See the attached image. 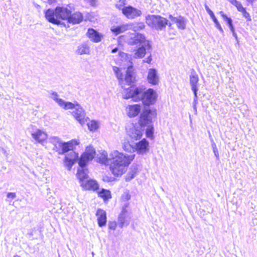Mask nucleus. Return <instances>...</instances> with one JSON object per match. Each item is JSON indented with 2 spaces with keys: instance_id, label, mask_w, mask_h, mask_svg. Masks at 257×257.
Wrapping results in <instances>:
<instances>
[{
  "instance_id": "nucleus-1",
  "label": "nucleus",
  "mask_w": 257,
  "mask_h": 257,
  "mask_svg": "<svg viewBox=\"0 0 257 257\" xmlns=\"http://www.w3.org/2000/svg\"><path fill=\"white\" fill-rule=\"evenodd\" d=\"M135 158V155H125L117 151L112 152L109 157L107 153L103 151L96 157L99 163L110 166V169L114 176L118 177L124 173L127 166Z\"/></svg>"
},
{
  "instance_id": "nucleus-2",
  "label": "nucleus",
  "mask_w": 257,
  "mask_h": 257,
  "mask_svg": "<svg viewBox=\"0 0 257 257\" xmlns=\"http://www.w3.org/2000/svg\"><path fill=\"white\" fill-rule=\"evenodd\" d=\"M50 142L54 146L53 150L59 155L67 154L64 158V164L69 170H70L74 164L78 161L79 162L78 154L74 151L75 146L79 144L76 140H72L67 142H63L57 137H53L50 139Z\"/></svg>"
},
{
  "instance_id": "nucleus-3",
  "label": "nucleus",
  "mask_w": 257,
  "mask_h": 257,
  "mask_svg": "<svg viewBox=\"0 0 257 257\" xmlns=\"http://www.w3.org/2000/svg\"><path fill=\"white\" fill-rule=\"evenodd\" d=\"M157 112L155 109L145 108L140 115L139 124L134 125L131 124L126 127L127 135L134 140H138L141 138L144 127L147 124L150 123L153 118L156 117Z\"/></svg>"
},
{
  "instance_id": "nucleus-4",
  "label": "nucleus",
  "mask_w": 257,
  "mask_h": 257,
  "mask_svg": "<svg viewBox=\"0 0 257 257\" xmlns=\"http://www.w3.org/2000/svg\"><path fill=\"white\" fill-rule=\"evenodd\" d=\"M95 153V150L92 147H87L80 157L78 162L79 168L78 169L77 175L81 183L84 182L88 177L86 167L88 162L94 158Z\"/></svg>"
},
{
  "instance_id": "nucleus-5",
  "label": "nucleus",
  "mask_w": 257,
  "mask_h": 257,
  "mask_svg": "<svg viewBox=\"0 0 257 257\" xmlns=\"http://www.w3.org/2000/svg\"><path fill=\"white\" fill-rule=\"evenodd\" d=\"M71 11L68 8L57 7L54 10L49 9L45 12L46 19L50 23L60 25L61 20L68 21Z\"/></svg>"
},
{
  "instance_id": "nucleus-6",
  "label": "nucleus",
  "mask_w": 257,
  "mask_h": 257,
  "mask_svg": "<svg viewBox=\"0 0 257 257\" xmlns=\"http://www.w3.org/2000/svg\"><path fill=\"white\" fill-rule=\"evenodd\" d=\"M146 23L150 27L158 31L163 30L168 25L170 27L171 26V23H168L167 19L160 15H147L146 17Z\"/></svg>"
},
{
  "instance_id": "nucleus-7",
  "label": "nucleus",
  "mask_w": 257,
  "mask_h": 257,
  "mask_svg": "<svg viewBox=\"0 0 257 257\" xmlns=\"http://www.w3.org/2000/svg\"><path fill=\"white\" fill-rule=\"evenodd\" d=\"M146 89L143 85L138 87L131 86L126 89L123 98L126 99L132 98L135 101H141Z\"/></svg>"
},
{
  "instance_id": "nucleus-8",
  "label": "nucleus",
  "mask_w": 257,
  "mask_h": 257,
  "mask_svg": "<svg viewBox=\"0 0 257 257\" xmlns=\"http://www.w3.org/2000/svg\"><path fill=\"white\" fill-rule=\"evenodd\" d=\"M128 44L131 45H135L137 47L146 45L148 50L152 49L151 42L146 40L144 34L139 33L132 34L128 39Z\"/></svg>"
},
{
  "instance_id": "nucleus-9",
  "label": "nucleus",
  "mask_w": 257,
  "mask_h": 257,
  "mask_svg": "<svg viewBox=\"0 0 257 257\" xmlns=\"http://www.w3.org/2000/svg\"><path fill=\"white\" fill-rule=\"evenodd\" d=\"M157 98L156 92L152 88H149L145 90L141 101L145 105L149 106L156 102Z\"/></svg>"
},
{
  "instance_id": "nucleus-10",
  "label": "nucleus",
  "mask_w": 257,
  "mask_h": 257,
  "mask_svg": "<svg viewBox=\"0 0 257 257\" xmlns=\"http://www.w3.org/2000/svg\"><path fill=\"white\" fill-rule=\"evenodd\" d=\"M122 14L128 19H134L142 15V11L131 6H127L122 10Z\"/></svg>"
},
{
  "instance_id": "nucleus-11",
  "label": "nucleus",
  "mask_w": 257,
  "mask_h": 257,
  "mask_svg": "<svg viewBox=\"0 0 257 257\" xmlns=\"http://www.w3.org/2000/svg\"><path fill=\"white\" fill-rule=\"evenodd\" d=\"M127 207L128 204L125 203L122 207V210L118 217V225L121 228L127 226L130 223V220L127 219V210L126 208Z\"/></svg>"
},
{
  "instance_id": "nucleus-12",
  "label": "nucleus",
  "mask_w": 257,
  "mask_h": 257,
  "mask_svg": "<svg viewBox=\"0 0 257 257\" xmlns=\"http://www.w3.org/2000/svg\"><path fill=\"white\" fill-rule=\"evenodd\" d=\"M74 109L75 110L72 112L73 115L81 125L84 124L85 122H87V119L88 118H85V114L83 109L78 103H76V108Z\"/></svg>"
},
{
  "instance_id": "nucleus-13",
  "label": "nucleus",
  "mask_w": 257,
  "mask_h": 257,
  "mask_svg": "<svg viewBox=\"0 0 257 257\" xmlns=\"http://www.w3.org/2000/svg\"><path fill=\"white\" fill-rule=\"evenodd\" d=\"M147 80L148 82L152 85H156L159 84V76L156 69L150 68L148 70Z\"/></svg>"
},
{
  "instance_id": "nucleus-14",
  "label": "nucleus",
  "mask_w": 257,
  "mask_h": 257,
  "mask_svg": "<svg viewBox=\"0 0 257 257\" xmlns=\"http://www.w3.org/2000/svg\"><path fill=\"white\" fill-rule=\"evenodd\" d=\"M135 151H137L139 154H144L149 150V142L144 139L138 143H135Z\"/></svg>"
},
{
  "instance_id": "nucleus-15",
  "label": "nucleus",
  "mask_w": 257,
  "mask_h": 257,
  "mask_svg": "<svg viewBox=\"0 0 257 257\" xmlns=\"http://www.w3.org/2000/svg\"><path fill=\"white\" fill-rule=\"evenodd\" d=\"M169 18L173 22L177 24V26L178 29L184 30L186 28L187 20L184 17L181 16L178 17H175L172 15H170Z\"/></svg>"
},
{
  "instance_id": "nucleus-16",
  "label": "nucleus",
  "mask_w": 257,
  "mask_h": 257,
  "mask_svg": "<svg viewBox=\"0 0 257 257\" xmlns=\"http://www.w3.org/2000/svg\"><path fill=\"white\" fill-rule=\"evenodd\" d=\"M135 77L134 76V68L132 62L128 66L126 70L124 81L128 85H131L135 81Z\"/></svg>"
},
{
  "instance_id": "nucleus-17",
  "label": "nucleus",
  "mask_w": 257,
  "mask_h": 257,
  "mask_svg": "<svg viewBox=\"0 0 257 257\" xmlns=\"http://www.w3.org/2000/svg\"><path fill=\"white\" fill-rule=\"evenodd\" d=\"M199 81V78L198 75L194 69H192L190 75V83L191 86V89L193 92V93H195L198 90V83Z\"/></svg>"
},
{
  "instance_id": "nucleus-18",
  "label": "nucleus",
  "mask_w": 257,
  "mask_h": 257,
  "mask_svg": "<svg viewBox=\"0 0 257 257\" xmlns=\"http://www.w3.org/2000/svg\"><path fill=\"white\" fill-rule=\"evenodd\" d=\"M89 38L93 42L98 43L101 40L102 35L95 30L89 28L87 33Z\"/></svg>"
},
{
  "instance_id": "nucleus-19",
  "label": "nucleus",
  "mask_w": 257,
  "mask_h": 257,
  "mask_svg": "<svg viewBox=\"0 0 257 257\" xmlns=\"http://www.w3.org/2000/svg\"><path fill=\"white\" fill-rule=\"evenodd\" d=\"M83 19V15L80 12H77L73 14H71V12L67 21L69 23L76 24L81 22Z\"/></svg>"
},
{
  "instance_id": "nucleus-20",
  "label": "nucleus",
  "mask_w": 257,
  "mask_h": 257,
  "mask_svg": "<svg viewBox=\"0 0 257 257\" xmlns=\"http://www.w3.org/2000/svg\"><path fill=\"white\" fill-rule=\"evenodd\" d=\"M96 215L97 216L98 224L100 227L105 226L106 223V212L101 209L97 210Z\"/></svg>"
},
{
  "instance_id": "nucleus-21",
  "label": "nucleus",
  "mask_w": 257,
  "mask_h": 257,
  "mask_svg": "<svg viewBox=\"0 0 257 257\" xmlns=\"http://www.w3.org/2000/svg\"><path fill=\"white\" fill-rule=\"evenodd\" d=\"M33 138L38 143H42L46 140L47 135L40 130H37L35 132L32 134Z\"/></svg>"
},
{
  "instance_id": "nucleus-22",
  "label": "nucleus",
  "mask_w": 257,
  "mask_h": 257,
  "mask_svg": "<svg viewBox=\"0 0 257 257\" xmlns=\"http://www.w3.org/2000/svg\"><path fill=\"white\" fill-rule=\"evenodd\" d=\"M81 185L87 190L95 191L99 188V185L97 182L91 179L87 180L85 183L82 182Z\"/></svg>"
},
{
  "instance_id": "nucleus-23",
  "label": "nucleus",
  "mask_w": 257,
  "mask_h": 257,
  "mask_svg": "<svg viewBox=\"0 0 257 257\" xmlns=\"http://www.w3.org/2000/svg\"><path fill=\"white\" fill-rule=\"evenodd\" d=\"M204 7H205V9L206 11H207L208 14L209 15V16H210L212 21L215 24L216 27L219 30V31L221 33H223V30L221 25H220L219 22L218 21L217 19L216 18L213 12L210 10V9L209 8V7L206 4H205Z\"/></svg>"
},
{
  "instance_id": "nucleus-24",
  "label": "nucleus",
  "mask_w": 257,
  "mask_h": 257,
  "mask_svg": "<svg viewBox=\"0 0 257 257\" xmlns=\"http://www.w3.org/2000/svg\"><path fill=\"white\" fill-rule=\"evenodd\" d=\"M130 29V25L126 24V25H121L119 26H112L110 30L111 32L114 34L115 35H118L121 33L124 32V31Z\"/></svg>"
},
{
  "instance_id": "nucleus-25",
  "label": "nucleus",
  "mask_w": 257,
  "mask_h": 257,
  "mask_svg": "<svg viewBox=\"0 0 257 257\" xmlns=\"http://www.w3.org/2000/svg\"><path fill=\"white\" fill-rule=\"evenodd\" d=\"M147 50L149 51V50L148 49L146 45H142L141 46H139L135 51L134 57L135 58H142L145 56L147 53Z\"/></svg>"
},
{
  "instance_id": "nucleus-26",
  "label": "nucleus",
  "mask_w": 257,
  "mask_h": 257,
  "mask_svg": "<svg viewBox=\"0 0 257 257\" xmlns=\"http://www.w3.org/2000/svg\"><path fill=\"white\" fill-rule=\"evenodd\" d=\"M76 52L79 55L89 54L90 47L86 43H83L78 46Z\"/></svg>"
},
{
  "instance_id": "nucleus-27",
  "label": "nucleus",
  "mask_w": 257,
  "mask_h": 257,
  "mask_svg": "<svg viewBox=\"0 0 257 257\" xmlns=\"http://www.w3.org/2000/svg\"><path fill=\"white\" fill-rule=\"evenodd\" d=\"M141 106L139 104L131 105L129 108L128 112V116L130 117H135L137 116L140 112Z\"/></svg>"
},
{
  "instance_id": "nucleus-28",
  "label": "nucleus",
  "mask_w": 257,
  "mask_h": 257,
  "mask_svg": "<svg viewBox=\"0 0 257 257\" xmlns=\"http://www.w3.org/2000/svg\"><path fill=\"white\" fill-rule=\"evenodd\" d=\"M219 13L222 18H223V20L227 23L230 31H233V30H235L234 26L232 24V19L228 17L227 15L225 14L222 11H220Z\"/></svg>"
},
{
  "instance_id": "nucleus-29",
  "label": "nucleus",
  "mask_w": 257,
  "mask_h": 257,
  "mask_svg": "<svg viewBox=\"0 0 257 257\" xmlns=\"http://www.w3.org/2000/svg\"><path fill=\"white\" fill-rule=\"evenodd\" d=\"M122 148L124 151L127 152H135V143L131 144L129 142H124Z\"/></svg>"
},
{
  "instance_id": "nucleus-30",
  "label": "nucleus",
  "mask_w": 257,
  "mask_h": 257,
  "mask_svg": "<svg viewBox=\"0 0 257 257\" xmlns=\"http://www.w3.org/2000/svg\"><path fill=\"white\" fill-rule=\"evenodd\" d=\"M99 196L103 199L104 201L111 198V193L109 190L102 189L98 193Z\"/></svg>"
},
{
  "instance_id": "nucleus-31",
  "label": "nucleus",
  "mask_w": 257,
  "mask_h": 257,
  "mask_svg": "<svg viewBox=\"0 0 257 257\" xmlns=\"http://www.w3.org/2000/svg\"><path fill=\"white\" fill-rule=\"evenodd\" d=\"M146 26L144 22H138L130 26V29L132 28L134 31H138L145 29Z\"/></svg>"
},
{
  "instance_id": "nucleus-32",
  "label": "nucleus",
  "mask_w": 257,
  "mask_h": 257,
  "mask_svg": "<svg viewBox=\"0 0 257 257\" xmlns=\"http://www.w3.org/2000/svg\"><path fill=\"white\" fill-rule=\"evenodd\" d=\"M49 92L51 95L50 97L55 101L59 106L61 105V104H63V100L61 98H58V94L56 92L51 91Z\"/></svg>"
},
{
  "instance_id": "nucleus-33",
  "label": "nucleus",
  "mask_w": 257,
  "mask_h": 257,
  "mask_svg": "<svg viewBox=\"0 0 257 257\" xmlns=\"http://www.w3.org/2000/svg\"><path fill=\"white\" fill-rule=\"evenodd\" d=\"M76 102L75 103H73L71 102H66L63 100V104H61L60 106L65 109H73L76 108Z\"/></svg>"
},
{
  "instance_id": "nucleus-34",
  "label": "nucleus",
  "mask_w": 257,
  "mask_h": 257,
  "mask_svg": "<svg viewBox=\"0 0 257 257\" xmlns=\"http://www.w3.org/2000/svg\"><path fill=\"white\" fill-rule=\"evenodd\" d=\"M152 120L151 122L147 124L146 125H148V127L146 129V136L148 138H152L154 134V127L152 125H150V124L152 123Z\"/></svg>"
},
{
  "instance_id": "nucleus-35",
  "label": "nucleus",
  "mask_w": 257,
  "mask_h": 257,
  "mask_svg": "<svg viewBox=\"0 0 257 257\" xmlns=\"http://www.w3.org/2000/svg\"><path fill=\"white\" fill-rule=\"evenodd\" d=\"M87 125L90 131H95L98 127L97 122L94 120H92L90 122H87Z\"/></svg>"
},
{
  "instance_id": "nucleus-36",
  "label": "nucleus",
  "mask_w": 257,
  "mask_h": 257,
  "mask_svg": "<svg viewBox=\"0 0 257 257\" xmlns=\"http://www.w3.org/2000/svg\"><path fill=\"white\" fill-rule=\"evenodd\" d=\"M211 147H212V149L213 150V152L214 154V156H215L216 160L218 161H219V152H218V149L217 148L216 145L214 143V142L212 139H211Z\"/></svg>"
},
{
  "instance_id": "nucleus-37",
  "label": "nucleus",
  "mask_w": 257,
  "mask_h": 257,
  "mask_svg": "<svg viewBox=\"0 0 257 257\" xmlns=\"http://www.w3.org/2000/svg\"><path fill=\"white\" fill-rule=\"evenodd\" d=\"M137 169L136 167H134L133 169L130 172L127 174L126 177V181H130L135 177L137 174Z\"/></svg>"
},
{
  "instance_id": "nucleus-38",
  "label": "nucleus",
  "mask_w": 257,
  "mask_h": 257,
  "mask_svg": "<svg viewBox=\"0 0 257 257\" xmlns=\"http://www.w3.org/2000/svg\"><path fill=\"white\" fill-rule=\"evenodd\" d=\"M126 0H119L116 2L115 6L117 9L121 10V12L122 13V10L126 7Z\"/></svg>"
},
{
  "instance_id": "nucleus-39",
  "label": "nucleus",
  "mask_w": 257,
  "mask_h": 257,
  "mask_svg": "<svg viewBox=\"0 0 257 257\" xmlns=\"http://www.w3.org/2000/svg\"><path fill=\"white\" fill-rule=\"evenodd\" d=\"M113 70L115 72L116 77L119 79H122V74L121 73L118 67L114 66L113 67Z\"/></svg>"
},
{
  "instance_id": "nucleus-40",
  "label": "nucleus",
  "mask_w": 257,
  "mask_h": 257,
  "mask_svg": "<svg viewBox=\"0 0 257 257\" xmlns=\"http://www.w3.org/2000/svg\"><path fill=\"white\" fill-rule=\"evenodd\" d=\"M233 5H234L240 12H242L245 9V8L242 7L241 4L238 1H236Z\"/></svg>"
},
{
  "instance_id": "nucleus-41",
  "label": "nucleus",
  "mask_w": 257,
  "mask_h": 257,
  "mask_svg": "<svg viewBox=\"0 0 257 257\" xmlns=\"http://www.w3.org/2000/svg\"><path fill=\"white\" fill-rule=\"evenodd\" d=\"M108 225L109 229L114 230L116 229L117 223L115 221H110Z\"/></svg>"
},
{
  "instance_id": "nucleus-42",
  "label": "nucleus",
  "mask_w": 257,
  "mask_h": 257,
  "mask_svg": "<svg viewBox=\"0 0 257 257\" xmlns=\"http://www.w3.org/2000/svg\"><path fill=\"white\" fill-rule=\"evenodd\" d=\"M103 181L105 182H112L114 180V178L112 177H109L108 176H104L103 177L102 179Z\"/></svg>"
},
{
  "instance_id": "nucleus-43",
  "label": "nucleus",
  "mask_w": 257,
  "mask_h": 257,
  "mask_svg": "<svg viewBox=\"0 0 257 257\" xmlns=\"http://www.w3.org/2000/svg\"><path fill=\"white\" fill-rule=\"evenodd\" d=\"M241 13H242L243 17H244L245 18H246L247 19V20H248V21L251 20L250 15L248 12H247L246 11L245 9H244V11H243Z\"/></svg>"
},
{
  "instance_id": "nucleus-44",
  "label": "nucleus",
  "mask_w": 257,
  "mask_h": 257,
  "mask_svg": "<svg viewBox=\"0 0 257 257\" xmlns=\"http://www.w3.org/2000/svg\"><path fill=\"white\" fill-rule=\"evenodd\" d=\"M194 98L193 100V108L196 111V104L197 103V92H196L195 93H194Z\"/></svg>"
},
{
  "instance_id": "nucleus-45",
  "label": "nucleus",
  "mask_w": 257,
  "mask_h": 257,
  "mask_svg": "<svg viewBox=\"0 0 257 257\" xmlns=\"http://www.w3.org/2000/svg\"><path fill=\"white\" fill-rule=\"evenodd\" d=\"M7 197L9 199H14L16 197V194L14 192H9L7 193Z\"/></svg>"
},
{
  "instance_id": "nucleus-46",
  "label": "nucleus",
  "mask_w": 257,
  "mask_h": 257,
  "mask_svg": "<svg viewBox=\"0 0 257 257\" xmlns=\"http://www.w3.org/2000/svg\"><path fill=\"white\" fill-rule=\"evenodd\" d=\"M131 198V195L128 193H124L122 195V199L124 201H127Z\"/></svg>"
},
{
  "instance_id": "nucleus-47",
  "label": "nucleus",
  "mask_w": 257,
  "mask_h": 257,
  "mask_svg": "<svg viewBox=\"0 0 257 257\" xmlns=\"http://www.w3.org/2000/svg\"><path fill=\"white\" fill-rule=\"evenodd\" d=\"M152 55L150 53V55L148 57H147L146 59L143 60V62L144 63H148V64H150L151 61H152Z\"/></svg>"
},
{
  "instance_id": "nucleus-48",
  "label": "nucleus",
  "mask_w": 257,
  "mask_h": 257,
  "mask_svg": "<svg viewBox=\"0 0 257 257\" xmlns=\"http://www.w3.org/2000/svg\"><path fill=\"white\" fill-rule=\"evenodd\" d=\"M1 151L2 153L6 156H7L8 155V153H7V151L3 148L1 149Z\"/></svg>"
},
{
  "instance_id": "nucleus-49",
  "label": "nucleus",
  "mask_w": 257,
  "mask_h": 257,
  "mask_svg": "<svg viewBox=\"0 0 257 257\" xmlns=\"http://www.w3.org/2000/svg\"><path fill=\"white\" fill-rule=\"evenodd\" d=\"M88 1L90 2V5L91 6H94L95 5L96 0H88Z\"/></svg>"
},
{
  "instance_id": "nucleus-50",
  "label": "nucleus",
  "mask_w": 257,
  "mask_h": 257,
  "mask_svg": "<svg viewBox=\"0 0 257 257\" xmlns=\"http://www.w3.org/2000/svg\"><path fill=\"white\" fill-rule=\"evenodd\" d=\"M118 51V48L117 47H115L112 49L111 52L112 53H115Z\"/></svg>"
},
{
  "instance_id": "nucleus-51",
  "label": "nucleus",
  "mask_w": 257,
  "mask_h": 257,
  "mask_svg": "<svg viewBox=\"0 0 257 257\" xmlns=\"http://www.w3.org/2000/svg\"><path fill=\"white\" fill-rule=\"evenodd\" d=\"M232 33V35L236 39H237V34H236V33L235 32V30H233V31H231Z\"/></svg>"
},
{
  "instance_id": "nucleus-52",
  "label": "nucleus",
  "mask_w": 257,
  "mask_h": 257,
  "mask_svg": "<svg viewBox=\"0 0 257 257\" xmlns=\"http://www.w3.org/2000/svg\"><path fill=\"white\" fill-rule=\"evenodd\" d=\"M126 55V54H125V53H123V52H122V53H120V55L121 56H123V55Z\"/></svg>"
}]
</instances>
